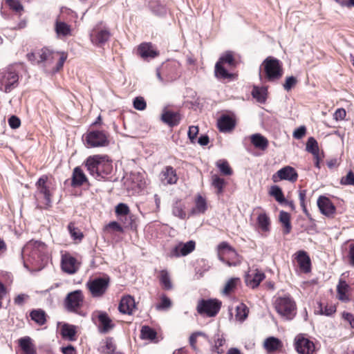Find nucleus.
Wrapping results in <instances>:
<instances>
[{
	"instance_id": "f257e3e1",
	"label": "nucleus",
	"mask_w": 354,
	"mask_h": 354,
	"mask_svg": "<svg viewBox=\"0 0 354 354\" xmlns=\"http://www.w3.org/2000/svg\"><path fill=\"white\" fill-rule=\"evenodd\" d=\"M21 258L30 272L41 271L48 263L47 246L41 241H30L21 249Z\"/></svg>"
},
{
	"instance_id": "f03ea898",
	"label": "nucleus",
	"mask_w": 354,
	"mask_h": 354,
	"mask_svg": "<svg viewBox=\"0 0 354 354\" xmlns=\"http://www.w3.org/2000/svg\"><path fill=\"white\" fill-rule=\"evenodd\" d=\"M89 175L98 181L115 182L113 178V160L106 154H95L88 156L82 163Z\"/></svg>"
},
{
	"instance_id": "7ed1b4c3",
	"label": "nucleus",
	"mask_w": 354,
	"mask_h": 354,
	"mask_svg": "<svg viewBox=\"0 0 354 354\" xmlns=\"http://www.w3.org/2000/svg\"><path fill=\"white\" fill-rule=\"evenodd\" d=\"M283 74L282 62L277 58L268 56L259 66V77L261 82H277Z\"/></svg>"
},
{
	"instance_id": "20e7f679",
	"label": "nucleus",
	"mask_w": 354,
	"mask_h": 354,
	"mask_svg": "<svg viewBox=\"0 0 354 354\" xmlns=\"http://www.w3.org/2000/svg\"><path fill=\"white\" fill-rule=\"evenodd\" d=\"M274 306L277 313L286 321L292 320L297 315V304L290 294L275 297Z\"/></svg>"
},
{
	"instance_id": "39448f33",
	"label": "nucleus",
	"mask_w": 354,
	"mask_h": 354,
	"mask_svg": "<svg viewBox=\"0 0 354 354\" xmlns=\"http://www.w3.org/2000/svg\"><path fill=\"white\" fill-rule=\"evenodd\" d=\"M109 133L101 129H88L82 136V141L87 148L104 147L109 145Z\"/></svg>"
},
{
	"instance_id": "423d86ee",
	"label": "nucleus",
	"mask_w": 354,
	"mask_h": 354,
	"mask_svg": "<svg viewBox=\"0 0 354 354\" xmlns=\"http://www.w3.org/2000/svg\"><path fill=\"white\" fill-rule=\"evenodd\" d=\"M218 259L228 266H237L241 262V257L236 250L227 242L223 241L217 246Z\"/></svg>"
},
{
	"instance_id": "0eeeda50",
	"label": "nucleus",
	"mask_w": 354,
	"mask_h": 354,
	"mask_svg": "<svg viewBox=\"0 0 354 354\" xmlns=\"http://www.w3.org/2000/svg\"><path fill=\"white\" fill-rule=\"evenodd\" d=\"M111 278L107 274L104 273L102 276L90 278L86 286L89 290L91 295L94 298L102 297L106 292L109 287Z\"/></svg>"
},
{
	"instance_id": "6e6552de",
	"label": "nucleus",
	"mask_w": 354,
	"mask_h": 354,
	"mask_svg": "<svg viewBox=\"0 0 354 354\" xmlns=\"http://www.w3.org/2000/svg\"><path fill=\"white\" fill-rule=\"evenodd\" d=\"M84 295L81 290H75L68 293L64 300L66 310L71 313H75L84 317L85 313L80 311L83 304Z\"/></svg>"
},
{
	"instance_id": "1a4fd4ad",
	"label": "nucleus",
	"mask_w": 354,
	"mask_h": 354,
	"mask_svg": "<svg viewBox=\"0 0 354 354\" xmlns=\"http://www.w3.org/2000/svg\"><path fill=\"white\" fill-rule=\"evenodd\" d=\"M222 302L218 299H201L197 305V312L201 315L208 317H215L221 308Z\"/></svg>"
},
{
	"instance_id": "9d476101",
	"label": "nucleus",
	"mask_w": 354,
	"mask_h": 354,
	"mask_svg": "<svg viewBox=\"0 0 354 354\" xmlns=\"http://www.w3.org/2000/svg\"><path fill=\"white\" fill-rule=\"evenodd\" d=\"M0 79L5 85V92H10L19 84V73L15 67L10 65L0 72Z\"/></svg>"
},
{
	"instance_id": "9b49d317",
	"label": "nucleus",
	"mask_w": 354,
	"mask_h": 354,
	"mask_svg": "<svg viewBox=\"0 0 354 354\" xmlns=\"http://www.w3.org/2000/svg\"><path fill=\"white\" fill-rule=\"evenodd\" d=\"M136 55L145 62H150L160 55V50L151 42H142L136 49Z\"/></svg>"
},
{
	"instance_id": "f8f14e48",
	"label": "nucleus",
	"mask_w": 354,
	"mask_h": 354,
	"mask_svg": "<svg viewBox=\"0 0 354 354\" xmlns=\"http://www.w3.org/2000/svg\"><path fill=\"white\" fill-rule=\"evenodd\" d=\"M95 319H97L98 322L97 328L100 333L106 334L115 327L111 318L105 311H95L92 315V319L94 322Z\"/></svg>"
},
{
	"instance_id": "ddd939ff",
	"label": "nucleus",
	"mask_w": 354,
	"mask_h": 354,
	"mask_svg": "<svg viewBox=\"0 0 354 354\" xmlns=\"http://www.w3.org/2000/svg\"><path fill=\"white\" fill-rule=\"evenodd\" d=\"M294 347L299 354H313L315 344L313 341L304 337L300 333L297 335L294 340Z\"/></svg>"
},
{
	"instance_id": "4468645a",
	"label": "nucleus",
	"mask_w": 354,
	"mask_h": 354,
	"mask_svg": "<svg viewBox=\"0 0 354 354\" xmlns=\"http://www.w3.org/2000/svg\"><path fill=\"white\" fill-rule=\"evenodd\" d=\"M196 242L194 240H189L185 243L180 241L171 250L169 257H180L190 254L195 250Z\"/></svg>"
},
{
	"instance_id": "2eb2a0df",
	"label": "nucleus",
	"mask_w": 354,
	"mask_h": 354,
	"mask_svg": "<svg viewBox=\"0 0 354 354\" xmlns=\"http://www.w3.org/2000/svg\"><path fill=\"white\" fill-rule=\"evenodd\" d=\"M297 178L298 173L297 170L290 165L284 166L279 169L273 174L272 178L274 183H277L279 180H288L291 183H294L297 181Z\"/></svg>"
},
{
	"instance_id": "dca6fc26",
	"label": "nucleus",
	"mask_w": 354,
	"mask_h": 354,
	"mask_svg": "<svg viewBox=\"0 0 354 354\" xmlns=\"http://www.w3.org/2000/svg\"><path fill=\"white\" fill-rule=\"evenodd\" d=\"M236 124L233 113H223L217 120V128L220 132L229 133L234 130Z\"/></svg>"
},
{
	"instance_id": "f3484780",
	"label": "nucleus",
	"mask_w": 354,
	"mask_h": 354,
	"mask_svg": "<svg viewBox=\"0 0 354 354\" xmlns=\"http://www.w3.org/2000/svg\"><path fill=\"white\" fill-rule=\"evenodd\" d=\"M317 205L320 213L328 218H331L336 212V207L326 196L321 195L317 201Z\"/></svg>"
},
{
	"instance_id": "a211bd4d",
	"label": "nucleus",
	"mask_w": 354,
	"mask_h": 354,
	"mask_svg": "<svg viewBox=\"0 0 354 354\" xmlns=\"http://www.w3.org/2000/svg\"><path fill=\"white\" fill-rule=\"evenodd\" d=\"M294 256L300 271L304 273H309L311 272V259L306 251L304 250H298Z\"/></svg>"
},
{
	"instance_id": "6ab92c4d",
	"label": "nucleus",
	"mask_w": 354,
	"mask_h": 354,
	"mask_svg": "<svg viewBox=\"0 0 354 354\" xmlns=\"http://www.w3.org/2000/svg\"><path fill=\"white\" fill-rule=\"evenodd\" d=\"M57 325L60 326L59 334L63 339L69 342H75L77 339V328L75 325L66 322H57Z\"/></svg>"
},
{
	"instance_id": "aec40b11",
	"label": "nucleus",
	"mask_w": 354,
	"mask_h": 354,
	"mask_svg": "<svg viewBox=\"0 0 354 354\" xmlns=\"http://www.w3.org/2000/svg\"><path fill=\"white\" fill-rule=\"evenodd\" d=\"M182 119L181 115L178 111L169 110L167 106L162 109L160 115L161 121L168 125L169 127H174L179 124Z\"/></svg>"
},
{
	"instance_id": "412c9836",
	"label": "nucleus",
	"mask_w": 354,
	"mask_h": 354,
	"mask_svg": "<svg viewBox=\"0 0 354 354\" xmlns=\"http://www.w3.org/2000/svg\"><path fill=\"white\" fill-rule=\"evenodd\" d=\"M61 268L62 271L68 274H73L79 270V265L75 257L69 254L62 256Z\"/></svg>"
},
{
	"instance_id": "4be33fe9",
	"label": "nucleus",
	"mask_w": 354,
	"mask_h": 354,
	"mask_svg": "<svg viewBox=\"0 0 354 354\" xmlns=\"http://www.w3.org/2000/svg\"><path fill=\"white\" fill-rule=\"evenodd\" d=\"M84 185H91L88 179L80 166L75 167L71 178V186L73 188L80 187Z\"/></svg>"
},
{
	"instance_id": "5701e85b",
	"label": "nucleus",
	"mask_w": 354,
	"mask_h": 354,
	"mask_svg": "<svg viewBox=\"0 0 354 354\" xmlns=\"http://www.w3.org/2000/svg\"><path fill=\"white\" fill-rule=\"evenodd\" d=\"M48 176L43 175L40 176L35 183L38 192L44 196L45 204L47 207L52 206L51 193L49 187L47 185Z\"/></svg>"
},
{
	"instance_id": "b1692460",
	"label": "nucleus",
	"mask_w": 354,
	"mask_h": 354,
	"mask_svg": "<svg viewBox=\"0 0 354 354\" xmlns=\"http://www.w3.org/2000/svg\"><path fill=\"white\" fill-rule=\"evenodd\" d=\"M111 32L108 29H93L90 34L91 42L97 47H101L109 39Z\"/></svg>"
},
{
	"instance_id": "393cba45",
	"label": "nucleus",
	"mask_w": 354,
	"mask_h": 354,
	"mask_svg": "<svg viewBox=\"0 0 354 354\" xmlns=\"http://www.w3.org/2000/svg\"><path fill=\"white\" fill-rule=\"evenodd\" d=\"M136 308L135 299L130 295L122 297L118 305V310L123 315H132L133 310Z\"/></svg>"
},
{
	"instance_id": "a878e982",
	"label": "nucleus",
	"mask_w": 354,
	"mask_h": 354,
	"mask_svg": "<svg viewBox=\"0 0 354 354\" xmlns=\"http://www.w3.org/2000/svg\"><path fill=\"white\" fill-rule=\"evenodd\" d=\"M140 337L142 340H147L154 344L158 343L162 339L159 337L156 329L148 325H143L141 327Z\"/></svg>"
},
{
	"instance_id": "bb28decb",
	"label": "nucleus",
	"mask_w": 354,
	"mask_h": 354,
	"mask_svg": "<svg viewBox=\"0 0 354 354\" xmlns=\"http://www.w3.org/2000/svg\"><path fill=\"white\" fill-rule=\"evenodd\" d=\"M266 278L265 273L258 269L255 270V273L250 275L249 273L245 275V282L248 286L254 289L257 288L260 283Z\"/></svg>"
},
{
	"instance_id": "cd10ccee",
	"label": "nucleus",
	"mask_w": 354,
	"mask_h": 354,
	"mask_svg": "<svg viewBox=\"0 0 354 354\" xmlns=\"http://www.w3.org/2000/svg\"><path fill=\"white\" fill-rule=\"evenodd\" d=\"M351 290V288L346 280L339 279L338 284L337 285V295L338 299L342 302H348L350 301L348 292Z\"/></svg>"
},
{
	"instance_id": "c85d7f7f",
	"label": "nucleus",
	"mask_w": 354,
	"mask_h": 354,
	"mask_svg": "<svg viewBox=\"0 0 354 354\" xmlns=\"http://www.w3.org/2000/svg\"><path fill=\"white\" fill-rule=\"evenodd\" d=\"M54 30L58 39L68 37L72 33L71 26L59 19H57L55 21Z\"/></svg>"
},
{
	"instance_id": "c756f323",
	"label": "nucleus",
	"mask_w": 354,
	"mask_h": 354,
	"mask_svg": "<svg viewBox=\"0 0 354 354\" xmlns=\"http://www.w3.org/2000/svg\"><path fill=\"white\" fill-rule=\"evenodd\" d=\"M179 67V63L175 61H168L163 63L161 66V70L163 73L169 80L176 79L179 76L177 68Z\"/></svg>"
},
{
	"instance_id": "7c9ffc66",
	"label": "nucleus",
	"mask_w": 354,
	"mask_h": 354,
	"mask_svg": "<svg viewBox=\"0 0 354 354\" xmlns=\"http://www.w3.org/2000/svg\"><path fill=\"white\" fill-rule=\"evenodd\" d=\"M19 346L23 354H37V349L33 340L29 336H24L18 340Z\"/></svg>"
},
{
	"instance_id": "2f4dec72",
	"label": "nucleus",
	"mask_w": 354,
	"mask_h": 354,
	"mask_svg": "<svg viewBox=\"0 0 354 354\" xmlns=\"http://www.w3.org/2000/svg\"><path fill=\"white\" fill-rule=\"evenodd\" d=\"M215 77L219 80H234L236 77L235 73L230 72L220 62H216L214 66Z\"/></svg>"
},
{
	"instance_id": "473e14b6",
	"label": "nucleus",
	"mask_w": 354,
	"mask_h": 354,
	"mask_svg": "<svg viewBox=\"0 0 354 354\" xmlns=\"http://www.w3.org/2000/svg\"><path fill=\"white\" fill-rule=\"evenodd\" d=\"M250 142L256 149L261 151L266 150L269 145L268 138L260 133L251 135Z\"/></svg>"
},
{
	"instance_id": "72a5a7b5",
	"label": "nucleus",
	"mask_w": 354,
	"mask_h": 354,
	"mask_svg": "<svg viewBox=\"0 0 354 354\" xmlns=\"http://www.w3.org/2000/svg\"><path fill=\"white\" fill-rule=\"evenodd\" d=\"M207 209V203L206 199L201 194H198L195 201V207L192 208L188 214V217L192 216L197 214H204Z\"/></svg>"
},
{
	"instance_id": "f704fd0d",
	"label": "nucleus",
	"mask_w": 354,
	"mask_h": 354,
	"mask_svg": "<svg viewBox=\"0 0 354 354\" xmlns=\"http://www.w3.org/2000/svg\"><path fill=\"white\" fill-rule=\"evenodd\" d=\"M279 221L282 226L283 234H288L292 230L291 215L288 212L281 210L279 214Z\"/></svg>"
},
{
	"instance_id": "c9c22d12",
	"label": "nucleus",
	"mask_w": 354,
	"mask_h": 354,
	"mask_svg": "<svg viewBox=\"0 0 354 354\" xmlns=\"http://www.w3.org/2000/svg\"><path fill=\"white\" fill-rule=\"evenodd\" d=\"M148 7L156 16L162 17L167 14V8L160 0H150Z\"/></svg>"
},
{
	"instance_id": "e433bc0d",
	"label": "nucleus",
	"mask_w": 354,
	"mask_h": 354,
	"mask_svg": "<svg viewBox=\"0 0 354 354\" xmlns=\"http://www.w3.org/2000/svg\"><path fill=\"white\" fill-rule=\"evenodd\" d=\"M29 316L38 326H43L47 322V314L44 310L41 308L32 309L30 311Z\"/></svg>"
},
{
	"instance_id": "4c0bfd02",
	"label": "nucleus",
	"mask_w": 354,
	"mask_h": 354,
	"mask_svg": "<svg viewBox=\"0 0 354 354\" xmlns=\"http://www.w3.org/2000/svg\"><path fill=\"white\" fill-rule=\"evenodd\" d=\"M185 203L179 198L174 200L172 203V214L180 219H185L186 212Z\"/></svg>"
},
{
	"instance_id": "58836bf2",
	"label": "nucleus",
	"mask_w": 354,
	"mask_h": 354,
	"mask_svg": "<svg viewBox=\"0 0 354 354\" xmlns=\"http://www.w3.org/2000/svg\"><path fill=\"white\" fill-rule=\"evenodd\" d=\"M213 340L214 344L212 343L211 344V351L217 354H223L224 353V350L221 348V347L226 342V339L223 337V335H220L219 332L218 331L214 334Z\"/></svg>"
},
{
	"instance_id": "ea45409f",
	"label": "nucleus",
	"mask_w": 354,
	"mask_h": 354,
	"mask_svg": "<svg viewBox=\"0 0 354 354\" xmlns=\"http://www.w3.org/2000/svg\"><path fill=\"white\" fill-rule=\"evenodd\" d=\"M263 346L268 353L274 352L282 346V342L278 337H268L265 339Z\"/></svg>"
},
{
	"instance_id": "a19ab883",
	"label": "nucleus",
	"mask_w": 354,
	"mask_h": 354,
	"mask_svg": "<svg viewBox=\"0 0 354 354\" xmlns=\"http://www.w3.org/2000/svg\"><path fill=\"white\" fill-rule=\"evenodd\" d=\"M162 180H165L167 184H175L178 180V176L176 169L171 166L165 167V169L162 171Z\"/></svg>"
},
{
	"instance_id": "79ce46f5",
	"label": "nucleus",
	"mask_w": 354,
	"mask_h": 354,
	"mask_svg": "<svg viewBox=\"0 0 354 354\" xmlns=\"http://www.w3.org/2000/svg\"><path fill=\"white\" fill-rule=\"evenodd\" d=\"M252 96L259 103H265L268 96V89L266 87L254 86L252 90Z\"/></svg>"
},
{
	"instance_id": "37998d69",
	"label": "nucleus",
	"mask_w": 354,
	"mask_h": 354,
	"mask_svg": "<svg viewBox=\"0 0 354 354\" xmlns=\"http://www.w3.org/2000/svg\"><path fill=\"white\" fill-rule=\"evenodd\" d=\"M217 62H220V64L222 65L225 64L232 68L236 67L238 64V62L234 58V52L231 50L223 53Z\"/></svg>"
},
{
	"instance_id": "c03bdc74",
	"label": "nucleus",
	"mask_w": 354,
	"mask_h": 354,
	"mask_svg": "<svg viewBox=\"0 0 354 354\" xmlns=\"http://www.w3.org/2000/svg\"><path fill=\"white\" fill-rule=\"evenodd\" d=\"M337 308L334 305L324 306L322 301L317 302V308L315 313L326 317H332L336 312Z\"/></svg>"
},
{
	"instance_id": "a18cd8bd",
	"label": "nucleus",
	"mask_w": 354,
	"mask_h": 354,
	"mask_svg": "<svg viewBox=\"0 0 354 354\" xmlns=\"http://www.w3.org/2000/svg\"><path fill=\"white\" fill-rule=\"evenodd\" d=\"M212 185L216 189V194L220 195L223 193L227 181L220 176L214 174L212 176Z\"/></svg>"
},
{
	"instance_id": "49530a36",
	"label": "nucleus",
	"mask_w": 354,
	"mask_h": 354,
	"mask_svg": "<svg viewBox=\"0 0 354 354\" xmlns=\"http://www.w3.org/2000/svg\"><path fill=\"white\" fill-rule=\"evenodd\" d=\"M258 227L263 232H268L270 229V219L266 212L260 213L257 218Z\"/></svg>"
},
{
	"instance_id": "de8ad7c7",
	"label": "nucleus",
	"mask_w": 354,
	"mask_h": 354,
	"mask_svg": "<svg viewBox=\"0 0 354 354\" xmlns=\"http://www.w3.org/2000/svg\"><path fill=\"white\" fill-rule=\"evenodd\" d=\"M268 194L270 196L273 197L275 201L280 205L285 201V196L282 188L277 185H273L270 187Z\"/></svg>"
},
{
	"instance_id": "09e8293b",
	"label": "nucleus",
	"mask_w": 354,
	"mask_h": 354,
	"mask_svg": "<svg viewBox=\"0 0 354 354\" xmlns=\"http://www.w3.org/2000/svg\"><path fill=\"white\" fill-rule=\"evenodd\" d=\"M216 167L223 176H231L233 170L226 159H219L216 162Z\"/></svg>"
},
{
	"instance_id": "8fccbe9b",
	"label": "nucleus",
	"mask_w": 354,
	"mask_h": 354,
	"mask_svg": "<svg viewBox=\"0 0 354 354\" xmlns=\"http://www.w3.org/2000/svg\"><path fill=\"white\" fill-rule=\"evenodd\" d=\"M69 234L71 239L75 242H81L84 238L83 232L72 222H70L67 226Z\"/></svg>"
},
{
	"instance_id": "3c124183",
	"label": "nucleus",
	"mask_w": 354,
	"mask_h": 354,
	"mask_svg": "<svg viewBox=\"0 0 354 354\" xmlns=\"http://www.w3.org/2000/svg\"><path fill=\"white\" fill-rule=\"evenodd\" d=\"M159 281L162 288L169 290L173 287L169 274L167 270H162L160 272Z\"/></svg>"
},
{
	"instance_id": "603ef678",
	"label": "nucleus",
	"mask_w": 354,
	"mask_h": 354,
	"mask_svg": "<svg viewBox=\"0 0 354 354\" xmlns=\"http://www.w3.org/2000/svg\"><path fill=\"white\" fill-rule=\"evenodd\" d=\"M249 309L244 304L241 303L236 307V319L240 322H243L248 317Z\"/></svg>"
},
{
	"instance_id": "864d4df0",
	"label": "nucleus",
	"mask_w": 354,
	"mask_h": 354,
	"mask_svg": "<svg viewBox=\"0 0 354 354\" xmlns=\"http://www.w3.org/2000/svg\"><path fill=\"white\" fill-rule=\"evenodd\" d=\"M239 282L240 278L239 277L230 278L225 284L223 289V293L225 295H229L232 292L234 291Z\"/></svg>"
},
{
	"instance_id": "5fc2aeb1",
	"label": "nucleus",
	"mask_w": 354,
	"mask_h": 354,
	"mask_svg": "<svg viewBox=\"0 0 354 354\" xmlns=\"http://www.w3.org/2000/svg\"><path fill=\"white\" fill-rule=\"evenodd\" d=\"M129 213H131L129 207L124 203H120L115 207V216L120 221H122L123 216Z\"/></svg>"
},
{
	"instance_id": "6e6d98bb",
	"label": "nucleus",
	"mask_w": 354,
	"mask_h": 354,
	"mask_svg": "<svg viewBox=\"0 0 354 354\" xmlns=\"http://www.w3.org/2000/svg\"><path fill=\"white\" fill-rule=\"evenodd\" d=\"M306 151L312 155L319 153L318 142L314 137L310 136L308 138L306 143Z\"/></svg>"
},
{
	"instance_id": "4d7b16f0",
	"label": "nucleus",
	"mask_w": 354,
	"mask_h": 354,
	"mask_svg": "<svg viewBox=\"0 0 354 354\" xmlns=\"http://www.w3.org/2000/svg\"><path fill=\"white\" fill-rule=\"evenodd\" d=\"M210 266L207 264L205 259L198 261L197 266L195 268L196 276L197 279H200L203 277L204 273L209 270Z\"/></svg>"
},
{
	"instance_id": "13d9d810",
	"label": "nucleus",
	"mask_w": 354,
	"mask_h": 354,
	"mask_svg": "<svg viewBox=\"0 0 354 354\" xmlns=\"http://www.w3.org/2000/svg\"><path fill=\"white\" fill-rule=\"evenodd\" d=\"M6 4L9 8L16 13H21L24 10V6L19 0H5Z\"/></svg>"
},
{
	"instance_id": "bf43d9fd",
	"label": "nucleus",
	"mask_w": 354,
	"mask_h": 354,
	"mask_svg": "<svg viewBox=\"0 0 354 354\" xmlns=\"http://www.w3.org/2000/svg\"><path fill=\"white\" fill-rule=\"evenodd\" d=\"M171 304V300L167 295H162L160 302L156 304V308L158 310H165L169 308Z\"/></svg>"
},
{
	"instance_id": "052dcab7",
	"label": "nucleus",
	"mask_w": 354,
	"mask_h": 354,
	"mask_svg": "<svg viewBox=\"0 0 354 354\" xmlns=\"http://www.w3.org/2000/svg\"><path fill=\"white\" fill-rule=\"evenodd\" d=\"M298 80L294 75L288 76L286 77L285 81L283 84V87L285 91H291L297 84Z\"/></svg>"
},
{
	"instance_id": "680f3d73",
	"label": "nucleus",
	"mask_w": 354,
	"mask_h": 354,
	"mask_svg": "<svg viewBox=\"0 0 354 354\" xmlns=\"http://www.w3.org/2000/svg\"><path fill=\"white\" fill-rule=\"evenodd\" d=\"M133 106L138 111H144L147 108V102L142 96H136L133 99Z\"/></svg>"
},
{
	"instance_id": "e2e57ef3",
	"label": "nucleus",
	"mask_w": 354,
	"mask_h": 354,
	"mask_svg": "<svg viewBox=\"0 0 354 354\" xmlns=\"http://www.w3.org/2000/svg\"><path fill=\"white\" fill-rule=\"evenodd\" d=\"M199 133V128L198 126H190L187 131V137L191 143L195 144L196 142L197 136Z\"/></svg>"
},
{
	"instance_id": "0e129e2a",
	"label": "nucleus",
	"mask_w": 354,
	"mask_h": 354,
	"mask_svg": "<svg viewBox=\"0 0 354 354\" xmlns=\"http://www.w3.org/2000/svg\"><path fill=\"white\" fill-rule=\"evenodd\" d=\"M104 230H111L116 232H123L124 229L122 226L116 221H110L106 224L104 227Z\"/></svg>"
},
{
	"instance_id": "69168bd1",
	"label": "nucleus",
	"mask_w": 354,
	"mask_h": 354,
	"mask_svg": "<svg viewBox=\"0 0 354 354\" xmlns=\"http://www.w3.org/2000/svg\"><path fill=\"white\" fill-rule=\"evenodd\" d=\"M340 184L342 185L354 186V172L352 170H349L345 176L341 178Z\"/></svg>"
},
{
	"instance_id": "338daca9",
	"label": "nucleus",
	"mask_w": 354,
	"mask_h": 354,
	"mask_svg": "<svg viewBox=\"0 0 354 354\" xmlns=\"http://www.w3.org/2000/svg\"><path fill=\"white\" fill-rule=\"evenodd\" d=\"M58 53H60V57L59 58L58 62L56 64V66L53 68V73H57L61 69H62L64 62H66L68 54L66 52H57Z\"/></svg>"
},
{
	"instance_id": "774afa93",
	"label": "nucleus",
	"mask_w": 354,
	"mask_h": 354,
	"mask_svg": "<svg viewBox=\"0 0 354 354\" xmlns=\"http://www.w3.org/2000/svg\"><path fill=\"white\" fill-rule=\"evenodd\" d=\"M8 123L12 129H17L21 126V120L18 116L11 115L8 119Z\"/></svg>"
}]
</instances>
